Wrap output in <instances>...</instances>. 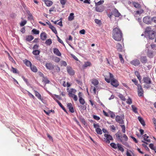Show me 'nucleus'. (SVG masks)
<instances>
[{"label":"nucleus","mask_w":156,"mask_h":156,"mask_svg":"<svg viewBox=\"0 0 156 156\" xmlns=\"http://www.w3.org/2000/svg\"><path fill=\"white\" fill-rule=\"evenodd\" d=\"M122 132L123 133H125L126 132V128L124 125H121Z\"/></svg>","instance_id":"nucleus-58"},{"label":"nucleus","mask_w":156,"mask_h":156,"mask_svg":"<svg viewBox=\"0 0 156 156\" xmlns=\"http://www.w3.org/2000/svg\"><path fill=\"white\" fill-rule=\"evenodd\" d=\"M8 56L9 59L12 62L14 63L15 62L13 58L11 57V56L10 55L9 53H8Z\"/></svg>","instance_id":"nucleus-52"},{"label":"nucleus","mask_w":156,"mask_h":156,"mask_svg":"<svg viewBox=\"0 0 156 156\" xmlns=\"http://www.w3.org/2000/svg\"><path fill=\"white\" fill-rule=\"evenodd\" d=\"M115 136L116 137L120 140V141L122 143L124 144L125 145V143L123 141V139H122V136H120L119 134V133H117L115 134Z\"/></svg>","instance_id":"nucleus-19"},{"label":"nucleus","mask_w":156,"mask_h":156,"mask_svg":"<svg viewBox=\"0 0 156 156\" xmlns=\"http://www.w3.org/2000/svg\"><path fill=\"white\" fill-rule=\"evenodd\" d=\"M95 130L97 133L98 134H101L102 133L101 130L100 128H97Z\"/></svg>","instance_id":"nucleus-45"},{"label":"nucleus","mask_w":156,"mask_h":156,"mask_svg":"<svg viewBox=\"0 0 156 156\" xmlns=\"http://www.w3.org/2000/svg\"><path fill=\"white\" fill-rule=\"evenodd\" d=\"M132 3L134 6L136 8H139L141 7L140 5L137 2H133Z\"/></svg>","instance_id":"nucleus-26"},{"label":"nucleus","mask_w":156,"mask_h":156,"mask_svg":"<svg viewBox=\"0 0 156 156\" xmlns=\"http://www.w3.org/2000/svg\"><path fill=\"white\" fill-rule=\"evenodd\" d=\"M100 88L98 86L94 87L93 89V91L94 94H96L97 93V90H98Z\"/></svg>","instance_id":"nucleus-42"},{"label":"nucleus","mask_w":156,"mask_h":156,"mask_svg":"<svg viewBox=\"0 0 156 156\" xmlns=\"http://www.w3.org/2000/svg\"><path fill=\"white\" fill-rule=\"evenodd\" d=\"M118 96L122 100L124 101H126V99L125 97L122 94H119Z\"/></svg>","instance_id":"nucleus-36"},{"label":"nucleus","mask_w":156,"mask_h":156,"mask_svg":"<svg viewBox=\"0 0 156 156\" xmlns=\"http://www.w3.org/2000/svg\"><path fill=\"white\" fill-rule=\"evenodd\" d=\"M96 10L98 12H103L105 9V7L104 6H96Z\"/></svg>","instance_id":"nucleus-11"},{"label":"nucleus","mask_w":156,"mask_h":156,"mask_svg":"<svg viewBox=\"0 0 156 156\" xmlns=\"http://www.w3.org/2000/svg\"><path fill=\"white\" fill-rule=\"evenodd\" d=\"M130 63L135 66H138L140 64V62L139 60L135 59L130 62Z\"/></svg>","instance_id":"nucleus-4"},{"label":"nucleus","mask_w":156,"mask_h":156,"mask_svg":"<svg viewBox=\"0 0 156 156\" xmlns=\"http://www.w3.org/2000/svg\"><path fill=\"white\" fill-rule=\"evenodd\" d=\"M11 71L13 72V73H17V71L16 69H15L13 67H12V69L11 70Z\"/></svg>","instance_id":"nucleus-60"},{"label":"nucleus","mask_w":156,"mask_h":156,"mask_svg":"<svg viewBox=\"0 0 156 156\" xmlns=\"http://www.w3.org/2000/svg\"><path fill=\"white\" fill-rule=\"evenodd\" d=\"M122 139L123 138L124 139V140L125 141H127L128 140V137L126 135V134H124L122 135Z\"/></svg>","instance_id":"nucleus-55"},{"label":"nucleus","mask_w":156,"mask_h":156,"mask_svg":"<svg viewBox=\"0 0 156 156\" xmlns=\"http://www.w3.org/2000/svg\"><path fill=\"white\" fill-rule=\"evenodd\" d=\"M104 2V1L101 0L97 2H95V6H100V5L102 4Z\"/></svg>","instance_id":"nucleus-38"},{"label":"nucleus","mask_w":156,"mask_h":156,"mask_svg":"<svg viewBox=\"0 0 156 156\" xmlns=\"http://www.w3.org/2000/svg\"><path fill=\"white\" fill-rule=\"evenodd\" d=\"M53 60L55 62H58L60 61V59L58 57H55L54 58Z\"/></svg>","instance_id":"nucleus-56"},{"label":"nucleus","mask_w":156,"mask_h":156,"mask_svg":"<svg viewBox=\"0 0 156 156\" xmlns=\"http://www.w3.org/2000/svg\"><path fill=\"white\" fill-rule=\"evenodd\" d=\"M117 148H118V150L121 151L122 152H124V150L122 145L119 144H118Z\"/></svg>","instance_id":"nucleus-30"},{"label":"nucleus","mask_w":156,"mask_h":156,"mask_svg":"<svg viewBox=\"0 0 156 156\" xmlns=\"http://www.w3.org/2000/svg\"><path fill=\"white\" fill-rule=\"evenodd\" d=\"M49 27L51 29L52 31L55 34H57V33L56 28L53 26L52 25H50V27Z\"/></svg>","instance_id":"nucleus-32"},{"label":"nucleus","mask_w":156,"mask_h":156,"mask_svg":"<svg viewBox=\"0 0 156 156\" xmlns=\"http://www.w3.org/2000/svg\"><path fill=\"white\" fill-rule=\"evenodd\" d=\"M57 37L58 41L61 43L64 46H65V44L62 41V40L58 36H57Z\"/></svg>","instance_id":"nucleus-53"},{"label":"nucleus","mask_w":156,"mask_h":156,"mask_svg":"<svg viewBox=\"0 0 156 156\" xmlns=\"http://www.w3.org/2000/svg\"><path fill=\"white\" fill-rule=\"evenodd\" d=\"M79 98V101L80 103L82 105H84L85 103L84 100L83 98V94L81 92H79L78 94Z\"/></svg>","instance_id":"nucleus-7"},{"label":"nucleus","mask_w":156,"mask_h":156,"mask_svg":"<svg viewBox=\"0 0 156 156\" xmlns=\"http://www.w3.org/2000/svg\"><path fill=\"white\" fill-rule=\"evenodd\" d=\"M138 119L140 122V123L142 124L143 126H144L145 125V122L142 118L140 116H139L138 118Z\"/></svg>","instance_id":"nucleus-28"},{"label":"nucleus","mask_w":156,"mask_h":156,"mask_svg":"<svg viewBox=\"0 0 156 156\" xmlns=\"http://www.w3.org/2000/svg\"><path fill=\"white\" fill-rule=\"evenodd\" d=\"M30 67L32 71L34 72H36L37 71V69L35 66L31 65V66H30Z\"/></svg>","instance_id":"nucleus-33"},{"label":"nucleus","mask_w":156,"mask_h":156,"mask_svg":"<svg viewBox=\"0 0 156 156\" xmlns=\"http://www.w3.org/2000/svg\"><path fill=\"white\" fill-rule=\"evenodd\" d=\"M93 118L95 120H98L100 119V117L96 115H94L93 116Z\"/></svg>","instance_id":"nucleus-62"},{"label":"nucleus","mask_w":156,"mask_h":156,"mask_svg":"<svg viewBox=\"0 0 156 156\" xmlns=\"http://www.w3.org/2000/svg\"><path fill=\"white\" fill-rule=\"evenodd\" d=\"M144 82L147 84L151 83V81L150 79L148 77H144L143 79Z\"/></svg>","instance_id":"nucleus-15"},{"label":"nucleus","mask_w":156,"mask_h":156,"mask_svg":"<svg viewBox=\"0 0 156 156\" xmlns=\"http://www.w3.org/2000/svg\"><path fill=\"white\" fill-rule=\"evenodd\" d=\"M45 43L47 45H50L52 43V41L51 39H48L46 41Z\"/></svg>","instance_id":"nucleus-48"},{"label":"nucleus","mask_w":156,"mask_h":156,"mask_svg":"<svg viewBox=\"0 0 156 156\" xmlns=\"http://www.w3.org/2000/svg\"><path fill=\"white\" fill-rule=\"evenodd\" d=\"M45 67L47 69L49 70H51L54 68L53 65L50 63H47L45 65Z\"/></svg>","instance_id":"nucleus-16"},{"label":"nucleus","mask_w":156,"mask_h":156,"mask_svg":"<svg viewBox=\"0 0 156 156\" xmlns=\"http://www.w3.org/2000/svg\"><path fill=\"white\" fill-rule=\"evenodd\" d=\"M61 62L62 66H66L67 65V63L65 61H61Z\"/></svg>","instance_id":"nucleus-64"},{"label":"nucleus","mask_w":156,"mask_h":156,"mask_svg":"<svg viewBox=\"0 0 156 156\" xmlns=\"http://www.w3.org/2000/svg\"><path fill=\"white\" fill-rule=\"evenodd\" d=\"M119 58L121 61V62L122 63H123L124 61L123 58L122 57V55L120 54H119Z\"/></svg>","instance_id":"nucleus-57"},{"label":"nucleus","mask_w":156,"mask_h":156,"mask_svg":"<svg viewBox=\"0 0 156 156\" xmlns=\"http://www.w3.org/2000/svg\"><path fill=\"white\" fill-rule=\"evenodd\" d=\"M61 4L62 5H64L66 3V1L65 0H60Z\"/></svg>","instance_id":"nucleus-63"},{"label":"nucleus","mask_w":156,"mask_h":156,"mask_svg":"<svg viewBox=\"0 0 156 156\" xmlns=\"http://www.w3.org/2000/svg\"><path fill=\"white\" fill-rule=\"evenodd\" d=\"M91 65V63L89 62H84V64L83 65V67L84 68L90 66Z\"/></svg>","instance_id":"nucleus-27"},{"label":"nucleus","mask_w":156,"mask_h":156,"mask_svg":"<svg viewBox=\"0 0 156 156\" xmlns=\"http://www.w3.org/2000/svg\"><path fill=\"white\" fill-rule=\"evenodd\" d=\"M112 11V12L107 13V15L110 19H111L112 16V15H113L116 17H119L120 16H122L121 14L116 9L114 8Z\"/></svg>","instance_id":"nucleus-2"},{"label":"nucleus","mask_w":156,"mask_h":156,"mask_svg":"<svg viewBox=\"0 0 156 156\" xmlns=\"http://www.w3.org/2000/svg\"><path fill=\"white\" fill-rule=\"evenodd\" d=\"M46 5L48 6H50L52 4V2L49 0H45L44 1Z\"/></svg>","instance_id":"nucleus-29"},{"label":"nucleus","mask_w":156,"mask_h":156,"mask_svg":"<svg viewBox=\"0 0 156 156\" xmlns=\"http://www.w3.org/2000/svg\"><path fill=\"white\" fill-rule=\"evenodd\" d=\"M132 100L129 97L128 98V99L126 101V103H127V104L129 105L131 104L132 103Z\"/></svg>","instance_id":"nucleus-50"},{"label":"nucleus","mask_w":156,"mask_h":156,"mask_svg":"<svg viewBox=\"0 0 156 156\" xmlns=\"http://www.w3.org/2000/svg\"><path fill=\"white\" fill-rule=\"evenodd\" d=\"M28 15V19L29 20H33V17L32 15L30 13V12L28 11V12H27Z\"/></svg>","instance_id":"nucleus-37"},{"label":"nucleus","mask_w":156,"mask_h":156,"mask_svg":"<svg viewBox=\"0 0 156 156\" xmlns=\"http://www.w3.org/2000/svg\"><path fill=\"white\" fill-rule=\"evenodd\" d=\"M34 39V37L31 35H28L26 38V40L27 41H32Z\"/></svg>","instance_id":"nucleus-31"},{"label":"nucleus","mask_w":156,"mask_h":156,"mask_svg":"<svg viewBox=\"0 0 156 156\" xmlns=\"http://www.w3.org/2000/svg\"><path fill=\"white\" fill-rule=\"evenodd\" d=\"M116 48L118 51L122 52L123 51V47L119 43L117 44Z\"/></svg>","instance_id":"nucleus-20"},{"label":"nucleus","mask_w":156,"mask_h":156,"mask_svg":"<svg viewBox=\"0 0 156 156\" xmlns=\"http://www.w3.org/2000/svg\"><path fill=\"white\" fill-rule=\"evenodd\" d=\"M149 137L147 135V134H145L144 135V140L146 141L147 142H150L151 141L150 139H147Z\"/></svg>","instance_id":"nucleus-35"},{"label":"nucleus","mask_w":156,"mask_h":156,"mask_svg":"<svg viewBox=\"0 0 156 156\" xmlns=\"http://www.w3.org/2000/svg\"><path fill=\"white\" fill-rule=\"evenodd\" d=\"M143 21L144 23L147 24H150L152 21L151 18L149 16H147L144 18Z\"/></svg>","instance_id":"nucleus-5"},{"label":"nucleus","mask_w":156,"mask_h":156,"mask_svg":"<svg viewBox=\"0 0 156 156\" xmlns=\"http://www.w3.org/2000/svg\"><path fill=\"white\" fill-rule=\"evenodd\" d=\"M110 145L112 147L116 149L117 148L118 144L117 145H116L114 143H111L110 144Z\"/></svg>","instance_id":"nucleus-46"},{"label":"nucleus","mask_w":156,"mask_h":156,"mask_svg":"<svg viewBox=\"0 0 156 156\" xmlns=\"http://www.w3.org/2000/svg\"><path fill=\"white\" fill-rule=\"evenodd\" d=\"M69 97L72 98L75 101L78 100V97L77 95H76L75 94H73L71 96H69Z\"/></svg>","instance_id":"nucleus-43"},{"label":"nucleus","mask_w":156,"mask_h":156,"mask_svg":"<svg viewBox=\"0 0 156 156\" xmlns=\"http://www.w3.org/2000/svg\"><path fill=\"white\" fill-rule=\"evenodd\" d=\"M135 74L136 75V76H137V78L139 80H140V76L138 72L137 71H136L135 72Z\"/></svg>","instance_id":"nucleus-59"},{"label":"nucleus","mask_w":156,"mask_h":156,"mask_svg":"<svg viewBox=\"0 0 156 156\" xmlns=\"http://www.w3.org/2000/svg\"><path fill=\"white\" fill-rule=\"evenodd\" d=\"M74 14L73 13H71L70 14L69 16L68 17V20L69 21H71L74 20Z\"/></svg>","instance_id":"nucleus-25"},{"label":"nucleus","mask_w":156,"mask_h":156,"mask_svg":"<svg viewBox=\"0 0 156 156\" xmlns=\"http://www.w3.org/2000/svg\"><path fill=\"white\" fill-rule=\"evenodd\" d=\"M67 107L69 109V111L72 113L74 112V110L71 103H68L67 105Z\"/></svg>","instance_id":"nucleus-17"},{"label":"nucleus","mask_w":156,"mask_h":156,"mask_svg":"<svg viewBox=\"0 0 156 156\" xmlns=\"http://www.w3.org/2000/svg\"><path fill=\"white\" fill-rule=\"evenodd\" d=\"M91 83L95 87L98 86V85L99 84V81L97 79H93L92 80Z\"/></svg>","instance_id":"nucleus-22"},{"label":"nucleus","mask_w":156,"mask_h":156,"mask_svg":"<svg viewBox=\"0 0 156 156\" xmlns=\"http://www.w3.org/2000/svg\"><path fill=\"white\" fill-rule=\"evenodd\" d=\"M67 90L69 97L71 96L72 95L75 94L76 92V90L73 88H71L70 89L68 88Z\"/></svg>","instance_id":"nucleus-9"},{"label":"nucleus","mask_w":156,"mask_h":156,"mask_svg":"<svg viewBox=\"0 0 156 156\" xmlns=\"http://www.w3.org/2000/svg\"><path fill=\"white\" fill-rule=\"evenodd\" d=\"M40 51L39 50H34L32 52L33 54L34 55H39L40 53Z\"/></svg>","instance_id":"nucleus-40"},{"label":"nucleus","mask_w":156,"mask_h":156,"mask_svg":"<svg viewBox=\"0 0 156 156\" xmlns=\"http://www.w3.org/2000/svg\"><path fill=\"white\" fill-rule=\"evenodd\" d=\"M27 93H28V94L29 95V96L30 97V98H32L33 99H35V97H34V95H33L32 94H31L30 92L29 91H27Z\"/></svg>","instance_id":"nucleus-51"},{"label":"nucleus","mask_w":156,"mask_h":156,"mask_svg":"<svg viewBox=\"0 0 156 156\" xmlns=\"http://www.w3.org/2000/svg\"><path fill=\"white\" fill-rule=\"evenodd\" d=\"M109 76H110V79H108L107 77H106V76H105V80L108 83H110V82L111 80H112V79H114V76L113 75L110 73H108Z\"/></svg>","instance_id":"nucleus-13"},{"label":"nucleus","mask_w":156,"mask_h":156,"mask_svg":"<svg viewBox=\"0 0 156 156\" xmlns=\"http://www.w3.org/2000/svg\"><path fill=\"white\" fill-rule=\"evenodd\" d=\"M27 21L26 20H24L22 21L20 23V25L21 27H23L27 23Z\"/></svg>","instance_id":"nucleus-54"},{"label":"nucleus","mask_w":156,"mask_h":156,"mask_svg":"<svg viewBox=\"0 0 156 156\" xmlns=\"http://www.w3.org/2000/svg\"><path fill=\"white\" fill-rule=\"evenodd\" d=\"M34 91L35 93V96L37 97L38 99L42 101L43 99L41 98V96L40 93L35 90H34Z\"/></svg>","instance_id":"nucleus-18"},{"label":"nucleus","mask_w":156,"mask_h":156,"mask_svg":"<svg viewBox=\"0 0 156 156\" xmlns=\"http://www.w3.org/2000/svg\"><path fill=\"white\" fill-rule=\"evenodd\" d=\"M53 52L55 54L58 56H60L61 55V53L60 52L58 49L57 48L54 49Z\"/></svg>","instance_id":"nucleus-23"},{"label":"nucleus","mask_w":156,"mask_h":156,"mask_svg":"<svg viewBox=\"0 0 156 156\" xmlns=\"http://www.w3.org/2000/svg\"><path fill=\"white\" fill-rule=\"evenodd\" d=\"M110 81L111 84L114 87H117L119 86V84L118 83V81L115 79H112V80H111Z\"/></svg>","instance_id":"nucleus-10"},{"label":"nucleus","mask_w":156,"mask_h":156,"mask_svg":"<svg viewBox=\"0 0 156 156\" xmlns=\"http://www.w3.org/2000/svg\"><path fill=\"white\" fill-rule=\"evenodd\" d=\"M52 97L53 99L56 101V102L58 103V104L60 106L61 105H62L61 104V103L58 100H57L56 99H55V97H54L53 96Z\"/></svg>","instance_id":"nucleus-61"},{"label":"nucleus","mask_w":156,"mask_h":156,"mask_svg":"<svg viewBox=\"0 0 156 156\" xmlns=\"http://www.w3.org/2000/svg\"><path fill=\"white\" fill-rule=\"evenodd\" d=\"M112 37L115 41H119L122 38V32L118 28H115L112 31Z\"/></svg>","instance_id":"nucleus-1"},{"label":"nucleus","mask_w":156,"mask_h":156,"mask_svg":"<svg viewBox=\"0 0 156 156\" xmlns=\"http://www.w3.org/2000/svg\"><path fill=\"white\" fill-rule=\"evenodd\" d=\"M104 136L106 137L105 141V142L109 144L110 143V140H113L112 136L110 135L105 134Z\"/></svg>","instance_id":"nucleus-6"},{"label":"nucleus","mask_w":156,"mask_h":156,"mask_svg":"<svg viewBox=\"0 0 156 156\" xmlns=\"http://www.w3.org/2000/svg\"><path fill=\"white\" fill-rule=\"evenodd\" d=\"M147 55L150 58H151L154 56L153 52L152 51H148Z\"/></svg>","instance_id":"nucleus-34"},{"label":"nucleus","mask_w":156,"mask_h":156,"mask_svg":"<svg viewBox=\"0 0 156 156\" xmlns=\"http://www.w3.org/2000/svg\"><path fill=\"white\" fill-rule=\"evenodd\" d=\"M25 63L27 66H29L30 67L31 66L32 64L31 62L28 60H26L25 62Z\"/></svg>","instance_id":"nucleus-44"},{"label":"nucleus","mask_w":156,"mask_h":156,"mask_svg":"<svg viewBox=\"0 0 156 156\" xmlns=\"http://www.w3.org/2000/svg\"><path fill=\"white\" fill-rule=\"evenodd\" d=\"M138 95L139 96H143L144 91L141 86L140 85H138Z\"/></svg>","instance_id":"nucleus-8"},{"label":"nucleus","mask_w":156,"mask_h":156,"mask_svg":"<svg viewBox=\"0 0 156 156\" xmlns=\"http://www.w3.org/2000/svg\"><path fill=\"white\" fill-rule=\"evenodd\" d=\"M144 10L142 9H140V10H137L136 11V14L140 15L143 13Z\"/></svg>","instance_id":"nucleus-47"},{"label":"nucleus","mask_w":156,"mask_h":156,"mask_svg":"<svg viewBox=\"0 0 156 156\" xmlns=\"http://www.w3.org/2000/svg\"><path fill=\"white\" fill-rule=\"evenodd\" d=\"M140 60L142 63H145L147 62V59L146 56H141L140 58Z\"/></svg>","instance_id":"nucleus-24"},{"label":"nucleus","mask_w":156,"mask_h":156,"mask_svg":"<svg viewBox=\"0 0 156 156\" xmlns=\"http://www.w3.org/2000/svg\"><path fill=\"white\" fill-rule=\"evenodd\" d=\"M131 107L133 112L136 113H137L138 112L137 108L134 105H132Z\"/></svg>","instance_id":"nucleus-41"},{"label":"nucleus","mask_w":156,"mask_h":156,"mask_svg":"<svg viewBox=\"0 0 156 156\" xmlns=\"http://www.w3.org/2000/svg\"><path fill=\"white\" fill-rule=\"evenodd\" d=\"M67 70L68 73L71 75H73L74 74V72L72 68L70 67H67Z\"/></svg>","instance_id":"nucleus-14"},{"label":"nucleus","mask_w":156,"mask_h":156,"mask_svg":"<svg viewBox=\"0 0 156 156\" xmlns=\"http://www.w3.org/2000/svg\"><path fill=\"white\" fill-rule=\"evenodd\" d=\"M115 120L120 124H123L124 123V121L122 117L119 116H117L116 117Z\"/></svg>","instance_id":"nucleus-12"},{"label":"nucleus","mask_w":156,"mask_h":156,"mask_svg":"<svg viewBox=\"0 0 156 156\" xmlns=\"http://www.w3.org/2000/svg\"><path fill=\"white\" fill-rule=\"evenodd\" d=\"M32 32L35 34H38L39 33V31L35 29H34L32 30Z\"/></svg>","instance_id":"nucleus-39"},{"label":"nucleus","mask_w":156,"mask_h":156,"mask_svg":"<svg viewBox=\"0 0 156 156\" xmlns=\"http://www.w3.org/2000/svg\"><path fill=\"white\" fill-rule=\"evenodd\" d=\"M151 28H147L145 31V34L147 37H148L150 39H152L154 37V31L150 30Z\"/></svg>","instance_id":"nucleus-3"},{"label":"nucleus","mask_w":156,"mask_h":156,"mask_svg":"<svg viewBox=\"0 0 156 156\" xmlns=\"http://www.w3.org/2000/svg\"><path fill=\"white\" fill-rule=\"evenodd\" d=\"M43 81L46 84L48 83H49V81L46 77H43Z\"/></svg>","instance_id":"nucleus-49"},{"label":"nucleus","mask_w":156,"mask_h":156,"mask_svg":"<svg viewBox=\"0 0 156 156\" xmlns=\"http://www.w3.org/2000/svg\"><path fill=\"white\" fill-rule=\"evenodd\" d=\"M41 39L43 41L46 40L47 38V34L44 32H42L40 34Z\"/></svg>","instance_id":"nucleus-21"}]
</instances>
